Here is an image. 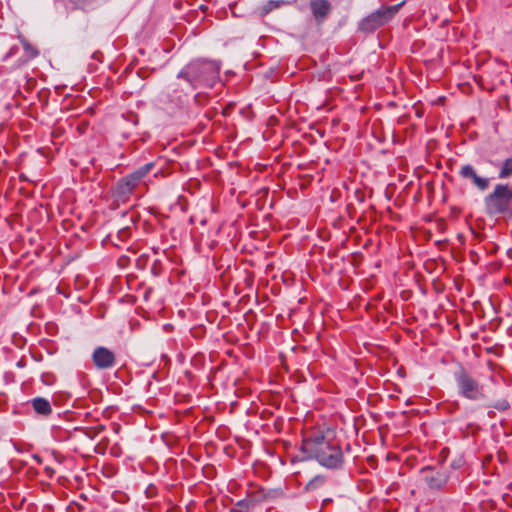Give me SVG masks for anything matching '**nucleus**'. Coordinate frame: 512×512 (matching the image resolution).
<instances>
[{
    "label": "nucleus",
    "instance_id": "nucleus-1",
    "mask_svg": "<svg viewBox=\"0 0 512 512\" xmlns=\"http://www.w3.org/2000/svg\"><path fill=\"white\" fill-rule=\"evenodd\" d=\"M301 451L307 459L315 460L327 469L337 470L343 467V450L335 431L329 427L308 431L302 439Z\"/></svg>",
    "mask_w": 512,
    "mask_h": 512
},
{
    "label": "nucleus",
    "instance_id": "nucleus-2",
    "mask_svg": "<svg viewBox=\"0 0 512 512\" xmlns=\"http://www.w3.org/2000/svg\"><path fill=\"white\" fill-rule=\"evenodd\" d=\"M221 63L209 59H195L187 63L177 74L192 90L212 88L220 80Z\"/></svg>",
    "mask_w": 512,
    "mask_h": 512
},
{
    "label": "nucleus",
    "instance_id": "nucleus-3",
    "mask_svg": "<svg viewBox=\"0 0 512 512\" xmlns=\"http://www.w3.org/2000/svg\"><path fill=\"white\" fill-rule=\"evenodd\" d=\"M405 2L404 0L393 6L383 5L378 10L364 17L358 24V30L363 33L374 32L376 29L388 23L398 13Z\"/></svg>",
    "mask_w": 512,
    "mask_h": 512
},
{
    "label": "nucleus",
    "instance_id": "nucleus-4",
    "mask_svg": "<svg viewBox=\"0 0 512 512\" xmlns=\"http://www.w3.org/2000/svg\"><path fill=\"white\" fill-rule=\"evenodd\" d=\"M458 394L468 400L479 401L485 398L483 386L466 369L461 367L454 374Z\"/></svg>",
    "mask_w": 512,
    "mask_h": 512
},
{
    "label": "nucleus",
    "instance_id": "nucleus-5",
    "mask_svg": "<svg viewBox=\"0 0 512 512\" xmlns=\"http://www.w3.org/2000/svg\"><path fill=\"white\" fill-rule=\"evenodd\" d=\"M512 200V190L508 185L497 184L494 191L486 199V207L491 214H502L509 208Z\"/></svg>",
    "mask_w": 512,
    "mask_h": 512
},
{
    "label": "nucleus",
    "instance_id": "nucleus-6",
    "mask_svg": "<svg viewBox=\"0 0 512 512\" xmlns=\"http://www.w3.org/2000/svg\"><path fill=\"white\" fill-rule=\"evenodd\" d=\"M420 476L430 490L439 491L446 487L449 480L447 470L431 466L423 467Z\"/></svg>",
    "mask_w": 512,
    "mask_h": 512
},
{
    "label": "nucleus",
    "instance_id": "nucleus-7",
    "mask_svg": "<svg viewBox=\"0 0 512 512\" xmlns=\"http://www.w3.org/2000/svg\"><path fill=\"white\" fill-rule=\"evenodd\" d=\"M137 186L127 175L116 182L112 188V196L118 203H127Z\"/></svg>",
    "mask_w": 512,
    "mask_h": 512
},
{
    "label": "nucleus",
    "instance_id": "nucleus-8",
    "mask_svg": "<svg viewBox=\"0 0 512 512\" xmlns=\"http://www.w3.org/2000/svg\"><path fill=\"white\" fill-rule=\"evenodd\" d=\"M93 364L97 369H109L115 365L116 357L114 352L106 347H97L92 354Z\"/></svg>",
    "mask_w": 512,
    "mask_h": 512
},
{
    "label": "nucleus",
    "instance_id": "nucleus-9",
    "mask_svg": "<svg viewBox=\"0 0 512 512\" xmlns=\"http://www.w3.org/2000/svg\"><path fill=\"white\" fill-rule=\"evenodd\" d=\"M309 8L316 24H323L332 11V5L328 0H310Z\"/></svg>",
    "mask_w": 512,
    "mask_h": 512
},
{
    "label": "nucleus",
    "instance_id": "nucleus-10",
    "mask_svg": "<svg viewBox=\"0 0 512 512\" xmlns=\"http://www.w3.org/2000/svg\"><path fill=\"white\" fill-rule=\"evenodd\" d=\"M34 411L41 416H49L52 413L50 402L43 397H36L31 400Z\"/></svg>",
    "mask_w": 512,
    "mask_h": 512
},
{
    "label": "nucleus",
    "instance_id": "nucleus-11",
    "mask_svg": "<svg viewBox=\"0 0 512 512\" xmlns=\"http://www.w3.org/2000/svg\"><path fill=\"white\" fill-rule=\"evenodd\" d=\"M153 167H154V164L152 162L147 163V164L139 167L132 173L128 174V176L133 182H135L137 185H139L140 182L142 181V179L152 170Z\"/></svg>",
    "mask_w": 512,
    "mask_h": 512
},
{
    "label": "nucleus",
    "instance_id": "nucleus-12",
    "mask_svg": "<svg viewBox=\"0 0 512 512\" xmlns=\"http://www.w3.org/2000/svg\"><path fill=\"white\" fill-rule=\"evenodd\" d=\"M326 480L327 478L324 475H316L306 484L305 490L308 492L317 491L325 485Z\"/></svg>",
    "mask_w": 512,
    "mask_h": 512
},
{
    "label": "nucleus",
    "instance_id": "nucleus-13",
    "mask_svg": "<svg viewBox=\"0 0 512 512\" xmlns=\"http://www.w3.org/2000/svg\"><path fill=\"white\" fill-rule=\"evenodd\" d=\"M255 506V501L250 498L239 500L231 509L230 512H248Z\"/></svg>",
    "mask_w": 512,
    "mask_h": 512
},
{
    "label": "nucleus",
    "instance_id": "nucleus-14",
    "mask_svg": "<svg viewBox=\"0 0 512 512\" xmlns=\"http://www.w3.org/2000/svg\"><path fill=\"white\" fill-rule=\"evenodd\" d=\"M289 4L286 0H269L262 7L260 14L262 16L269 14L274 9L280 8L283 5Z\"/></svg>",
    "mask_w": 512,
    "mask_h": 512
},
{
    "label": "nucleus",
    "instance_id": "nucleus-15",
    "mask_svg": "<svg viewBox=\"0 0 512 512\" xmlns=\"http://www.w3.org/2000/svg\"><path fill=\"white\" fill-rule=\"evenodd\" d=\"M168 101L173 103L179 110L183 109L186 104V96L178 94L177 91L167 95Z\"/></svg>",
    "mask_w": 512,
    "mask_h": 512
},
{
    "label": "nucleus",
    "instance_id": "nucleus-16",
    "mask_svg": "<svg viewBox=\"0 0 512 512\" xmlns=\"http://www.w3.org/2000/svg\"><path fill=\"white\" fill-rule=\"evenodd\" d=\"M512 175V158H507L502 165V168L499 172V178L505 179Z\"/></svg>",
    "mask_w": 512,
    "mask_h": 512
},
{
    "label": "nucleus",
    "instance_id": "nucleus-17",
    "mask_svg": "<svg viewBox=\"0 0 512 512\" xmlns=\"http://www.w3.org/2000/svg\"><path fill=\"white\" fill-rule=\"evenodd\" d=\"M20 42L23 46V49L29 55L30 58H35L39 55V51L34 46H32L24 37H20Z\"/></svg>",
    "mask_w": 512,
    "mask_h": 512
},
{
    "label": "nucleus",
    "instance_id": "nucleus-18",
    "mask_svg": "<svg viewBox=\"0 0 512 512\" xmlns=\"http://www.w3.org/2000/svg\"><path fill=\"white\" fill-rule=\"evenodd\" d=\"M370 134L374 138V140L380 144L385 143L387 141L385 130H370Z\"/></svg>",
    "mask_w": 512,
    "mask_h": 512
},
{
    "label": "nucleus",
    "instance_id": "nucleus-19",
    "mask_svg": "<svg viewBox=\"0 0 512 512\" xmlns=\"http://www.w3.org/2000/svg\"><path fill=\"white\" fill-rule=\"evenodd\" d=\"M460 175L463 178H471V179H473L474 176L476 175V172H475L474 168L471 165L468 164V165H464L461 168Z\"/></svg>",
    "mask_w": 512,
    "mask_h": 512
},
{
    "label": "nucleus",
    "instance_id": "nucleus-20",
    "mask_svg": "<svg viewBox=\"0 0 512 512\" xmlns=\"http://www.w3.org/2000/svg\"><path fill=\"white\" fill-rule=\"evenodd\" d=\"M472 180L480 190H485L489 185L488 179L479 177L477 174L474 176Z\"/></svg>",
    "mask_w": 512,
    "mask_h": 512
},
{
    "label": "nucleus",
    "instance_id": "nucleus-21",
    "mask_svg": "<svg viewBox=\"0 0 512 512\" xmlns=\"http://www.w3.org/2000/svg\"><path fill=\"white\" fill-rule=\"evenodd\" d=\"M122 117L126 120L128 124L138 125L139 117L137 114L133 112H128L127 114H123Z\"/></svg>",
    "mask_w": 512,
    "mask_h": 512
},
{
    "label": "nucleus",
    "instance_id": "nucleus-22",
    "mask_svg": "<svg viewBox=\"0 0 512 512\" xmlns=\"http://www.w3.org/2000/svg\"><path fill=\"white\" fill-rule=\"evenodd\" d=\"M492 407L499 411H505V410L509 409L510 404L507 400L503 399V400L496 401Z\"/></svg>",
    "mask_w": 512,
    "mask_h": 512
},
{
    "label": "nucleus",
    "instance_id": "nucleus-23",
    "mask_svg": "<svg viewBox=\"0 0 512 512\" xmlns=\"http://www.w3.org/2000/svg\"><path fill=\"white\" fill-rule=\"evenodd\" d=\"M18 50V48L16 46H13L3 57V61H7L9 58H11L15 53L16 51Z\"/></svg>",
    "mask_w": 512,
    "mask_h": 512
},
{
    "label": "nucleus",
    "instance_id": "nucleus-24",
    "mask_svg": "<svg viewBox=\"0 0 512 512\" xmlns=\"http://www.w3.org/2000/svg\"><path fill=\"white\" fill-rule=\"evenodd\" d=\"M273 130H264L262 137L264 140H268L272 135Z\"/></svg>",
    "mask_w": 512,
    "mask_h": 512
},
{
    "label": "nucleus",
    "instance_id": "nucleus-25",
    "mask_svg": "<svg viewBox=\"0 0 512 512\" xmlns=\"http://www.w3.org/2000/svg\"><path fill=\"white\" fill-rule=\"evenodd\" d=\"M277 122V119L275 117H270L268 120V125H275Z\"/></svg>",
    "mask_w": 512,
    "mask_h": 512
},
{
    "label": "nucleus",
    "instance_id": "nucleus-26",
    "mask_svg": "<svg viewBox=\"0 0 512 512\" xmlns=\"http://www.w3.org/2000/svg\"><path fill=\"white\" fill-rule=\"evenodd\" d=\"M51 135H52V137H53V138H54V137H56V136H58V135H60V130H56V131H55V130H53V132H52V134H51Z\"/></svg>",
    "mask_w": 512,
    "mask_h": 512
},
{
    "label": "nucleus",
    "instance_id": "nucleus-27",
    "mask_svg": "<svg viewBox=\"0 0 512 512\" xmlns=\"http://www.w3.org/2000/svg\"><path fill=\"white\" fill-rule=\"evenodd\" d=\"M138 75H139L140 77H142V78H143V77H144L143 71H142V70H139V71H138Z\"/></svg>",
    "mask_w": 512,
    "mask_h": 512
},
{
    "label": "nucleus",
    "instance_id": "nucleus-28",
    "mask_svg": "<svg viewBox=\"0 0 512 512\" xmlns=\"http://www.w3.org/2000/svg\"><path fill=\"white\" fill-rule=\"evenodd\" d=\"M92 57H93L94 59H98V52H95V53L92 55Z\"/></svg>",
    "mask_w": 512,
    "mask_h": 512
},
{
    "label": "nucleus",
    "instance_id": "nucleus-29",
    "mask_svg": "<svg viewBox=\"0 0 512 512\" xmlns=\"http://www.w3.org/2000/svg\"><path fill=\"white\" fill-rule=\"evenodd\" d=\"M317 132H319L322 137L324 136V133H322L323 130L317 129Z\"/></svg>",
    "mask_w": 512,
    "mask_h": 512
},
{
    "label": "nucleus",
    "instance_id": "nucleus-30",
    "mask_svg": "<svg viewBox=\"0 0 512 512\" xmlns=\"http://www.w3.org/2000/svg\"><path fill=\"white\" fill-rule=\"evenodd\" d=\"M389 138H390V139H393V138H394V132H391V134L389 135Z\"/></svg>",
    "mask_w": 512,
    "mask_h": 512
},
{
    "label": "nucleus",
    "instance_id": "nucleus-31",
    "mask_svg": "<svg viewBox=\"0 0 512 512\" xmlns=\"http://www.w3.org/2000/svg\"><path fill=\"white\" fill-rule=\"evenodd\" d=\"M416 512H419L418 510Z\"/></svg>",
    "mask_w": 512,
    "mask_h": 512
}]
</instances>
